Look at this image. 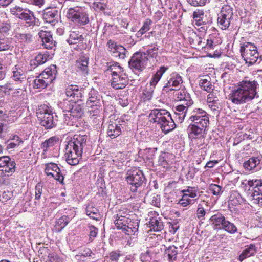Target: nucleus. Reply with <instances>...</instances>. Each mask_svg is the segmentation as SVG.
<instances>
[{"label": "nucleus", "mask_w": 262, "mask_h": 262, "mask_svg": "<svg viewBox=\"0 0 262 262\" xmlns=\"http://www.w3.org/2000/svg\"><path fill=\"white\" fill-rule=\"evenodd\" d=\"M256 251L257 250L255 245L251 244L247 246V247L243 251L239 256L238 260L242 262L246 258L254 256L256 253Z\"/></svg>", "instance_id": "obj_30"}, {"label": "nucleus", "mask_w": 262, "mask_h": 262, "mask_svg": "<svg viewBox=\"0 0 262 262\" xmlns=\"http://www.w3.org/2000/svg\"><path fill=\"white\" fill-rule=\"evenodd\" d=\"M178 254V248L174 245L169 246L165 249L164 254L168 257L169 262L177 260Z\"/></svg>", "instance_id": "obj_34"}, {"label": "nucleus", "mask_w": 262, "mask_h": 262, "mask_svg": "<svg viewBox=\"0 0 262 262\" xmlns=\"http://www.w3.org/2000/svg\"><path fill=\"white\" fill-rule=\"evenodd\" d=\"M54 55V52L49 53L48 51H46L43 53H40L34 59L30 60V65L34 69L38 66L43 64L47 61L52 59Z\"/></svg>", "instance_id": "obj_18"}, {"label": "nucleus", "mask_w": 262, "mask_h": 262, "mask_svg": "<svg viewBox=\"0 0 262 262\" xmlns=\"http://www.w3.org/2000/svg\"><path fill=\"white\" fill-rule=\"evenodd\" d=\"M244 201V199L242 198L241 194L237 192H232L229 197V202L233 206H236L240 204Z\"/></svg>", "instance_id": "obj_40"}, {"label": "nucleus", "mask_w": 262, "mask_h": 262, "mask_svg": "<svg viewBox=\"0 0 262 262\" xmlns=\"http://www.w3.org/2000/svg\"><path fill=\"white\" fill-rule=\"evenodd\" d=\"M127 83V77L125 74H122L113 77L111 85L114 89L118 90L124 88Z\"/></svg>", "instance_id": "obj_22"}, {"label": "nucleus", "mask_w": 262, "mask_h": 262, "mask_svg": "<svg viewBox=\"0 0 262 262\" xmlns=\"http://www.w3.org/2000/svg\"><path fill=\"white\" fill-rule=\"evenodd\" d=\"M79 253L82 254L85 258H88L94 255V254L92 252V250L89 248L84 247L81 249Z\"/></svg>", "instance_id": "obj_54"}, {"label": "nucleus", "mask_w": 262, "mask_h": 262, "mask_svg": "<svg viewBox=\"0 0 262 262\" xmlns=\"http://www.w3.org/2000/svg\"><path fill=\"white\" fill-rule=\"evenodd\" d=\"M222 229L230 234H234L237 231V228L236 226L233 223L226 220L222 226Z\"/></svg>", "instance_id": "obj_42"}, {"label": "nucleus", "mask_w": 262, "mask_h": 262, "mask_svg": "<svg viewBox=\"0 0 262 262\" xmlns=\"http://www.w3.org/2000/svg\"><path fill=\"white\" fill-rule=\"evenodd\" d=\"M70 216L63 215L60 217L56 222L55 225V230L56 232H60L69 223L71 220L74 216V212L72 211V214Z\"/></svg>", "instance_id": "obj_26"}, {"label": "nucleus", "mask_w": 262, "mask_h": 262, "mask_svg": "<svg viewBox=\"0 0 262 262\" xmlns=\"http://www.w3.org/2000/svg\"><path fill=\"white\" fill-rule=\"evenodd\" d=\"M189 120L193 123V124L206 128L209 124L208 115L205 111L199 108H195L192 111Z\"/></svg>", "instance_id": "obj_11"}, {"label": "nucleus", "mask_w": 262, "mask_h": 262, "mask_svg": "<svg viewBox=\"0 0 262 262\" xmlns=\"http://www.w3.org/2000/svg\"><path fill=\"white\" fill-rule=\"evenodd\" d=\"M157 151L156 148H146L144 151V159L147 161L152 162V160L155 157L156 152Z\"/></svg>", "instance_id": "obj_44"}, {"label": "nucleus", "mask_w": 262, "mask_h": 262, "mask_svg": "<svg viewBox=\"0 0 262 262\" xmlns=\"http://www.w3.org/2000/svg\"><path fill=\"white\" fill-rule=\"evenodd\" d=\"M262 156L252 157L243 163L244 168L248 171L252 172L257 171L261 169V161Z\"/></svg>", "instance_id": "obj_17"}, {"label": "nucleus", "mask_w": 262, "mask_h": 262, "mask_svg": "<svg viewBox=\"0 0 262 262\" xmlns=\"http://www.w3.org/2000/svg\"><path fill=\"white\" fill-rule=\"evenodd\" d=\"M167 154L165 152H162L159 157L158 161V165L161 166L165 169H167L170 167V164L167 160Z\"/></svg>", "instance_id": "obj_43"}, {"label": "nucleus", "mask_w": 262, "mask_h": 262, "mask_svg": "<svg viewBox=\"0 0 262 262\" xmlns=\"http://www.w3.org/2000/svg\"><path fill=\"white\" fill-rule=\"evenodd\" d=\"M45 172L50 178H53L61 184L63 183L64 177L62 171L56 164L54 163L46 164Z\"/></svg>", "instance_id": "obj_13"}, {"label": "nucleus", "mask_w": 262, "mask_h": 262, "mask_svg": "<svg viewBox=\"0 0 262 262\" xmlns=\"http://www.w3.org/2000/svg\"><path fill=\"white\" fill-rule=\"evenodd\" d=\"M209 190L214 195H220L223 192L222 187L215 184H211L209 187Z\"/></svg>", "instance_id": "obj_47"}, {"label": "nucleus", "mask_w": 262, "mask_h": 262, "mask_svg": "<svg viewBox=\"0 0 262 262\" xmlns=\"http://www.w3.org/2000/svg\"><path fill=\"white\" fill-rule=\"evenodd\" d=\"M240 52L246 62L250 64L255 63L258 58L262 59V55H259L258 50H240Z\"/></svg>", "instance_id": "obj_20"}, {"label": "nucleus", "mask_w": 262, "mask_h": 262, "mask_svg": "<svg viewBox=\"0 0 262 262\" xmlns=\"http://www.w3.org/2000/svg\"><path fill=\"white\" fill-rule=\"evenodd\" d=\"M208 105L212 111H215L219 108L220 103L217 100H213L212 101H208Z\"/></svg>", "instance_id": "obj_59"}, {"label": "nucleus", "mask_w": 262, "mask_h": 262, "mask_svg": "<svg viewBox=\"0 0 262 262\" xmlns=\"http://www.w3.org/2000/svg\"><path fill=\"white\" fill-rule=\"evenodd\" d=\"M206 214V211L203 206L199 204L196 211V216L198 219L203 220Z\"/></svg>", "instance_id": "obj_56"}, {"label": "nucleus", "mask_w": 262, "mask_h": 262, "mask_svg": "<svg viewBox=\"0 0 262 262\" xmlns=\"http://www.w3.org/2000/svg\"><path fill=\"white\" fill-rule=\"evenodd\" d=\"M205 138L206 136H203V137H197V138H191V140L198 148H200L205 144Z\"/></svg>", "instance_id": "obj_51"}, {"label": "nucleus", "mask_w": 262, "mask_h": 262, "mask_svg": "<svg viewBox=\"0 0 262 262\" xmlns=\"http://www.w3.org/2000/svg\"><path fill=\"white\" fill-rule=\"evenodd\" d=\"M187 110L183 105H177L175 107L174 113L180 122L181 123L184 120Z\"/></svg>", "instance_id": "obj_39"}, {"label": "nucleus", "mask_w": 262, "mask_h": 262, "mask_svg": "<svg viewBox=\"0 0 262 262\" xmlns=\"http://www.w3.org/2000/svg\"><path fill=\"white\" fill-rule=\"evenodd\" d=\"M153 90L146 88L143 92L142 98L144 101L150 100L152 97Z\"/></svg>", "instance_id": "obj_53"}, {"label": "nucleus", "mask_w": 262, "mask_h": 262, "mask_svg": "<svg viewBox=\"0 0 262 262\" xmlns=\"http://www.w3.org/2000/svg\"><path fill=\"white\" fill-rule=\"evenodd\" d=\"M126 180L131 185V191L136 192L138 188L141 187L145 182L146 178L142 170L135 168L128 171Z\"/></svg>", "instance_id": "obj_10"}, {"label": "nucleus", "mask_w": 262, "mask_h": 262, "mask_svg": "<svg viewBox=\"0 0 262 262\" xmlns=\"http://www.w3.org/2000/svg\"><path fill=\"white\" fill-rule=\"evenodd\" d=\"M20 145V142H17V143H14L13 142H9L8 141V144L7 146V149H12L16 147H18Z\"/></svg>", "instance_id": "obj_64"}, {"label": "nucleus", "mask_w": 262, "mask_h": 262, "mask_svg": "<svg viewBox=\"0 0 262 262\" xmlns=\"http://www.w3.org/2000/svg\"><path fill=\"white\" fill-rule=\"evenodd\" d=\"M85 211L86 215L90 218L96 221H99L100 219V213L94 203L89 204L86 207Z\"/></svg>", "instance_id": "obj_27"}, {"label": "nucleus", "mask_w": 262, "mask_h": 262, "mask_svg": "<svg viewBox=\"0 0 262 262\" xmlns=\"http://www.w3.org/2000/svg\"><path fill=\"white\" fill-rule=\"evenodd\" d=\"M160 195L158 194H154L151 199V204L156 207H160Z\"/></svg>", "instance_id": "obj_58"}, {"label": "nucleus", "mask_w": 262, "mask_h": 262, "mask_svg": "<svg viewBox=\"0 0 262 262\" xmlns=\"http://www.w3.org/2000/svg\"><path fill=\"white\" fill-rule=\"evenodd\" d=\"M140 221L137 219H131L119 214H117L114 223L118 229L122 230L129 235H137Z\"/></svg>", "instance_id": "obj_7"}, {"label": "nucleus", "mask_w": 262, "mask_h": 262, "mask_svg": "<svg viewBox=\"0 0 262 262\" xmlns=\"http://www.w3.org/2000/svg\"><path fill=\"white\" fill-rule=\"evenodd\" d=\"M184 194L186 193L188 198H194L197 196L196 190L195 188L188 186L186 189L182 190Z\"/></svg>", "instance_id": "obj_50"}, {"label": "nucleus", "mask_w": 262, "mask_h": 262, "mask_svg": "<svg viewBox=\"0 0 262 262\" xmlns=\"http://www.w3.org/2000/svg\"><path fill=\"white\" fill-rule=\"evenodd\" d=\"M123 256L122 252L119 250H114L105 256L104 262H119L120 258Z\"/></svg>", "instance_id": "obj_35"}, {"label": "nucleus", "mask_w": 262, "mask_h": 262, "mask_svg": "<svg viewBox=\"0 0 262 262\" xmlns=\"http://www.w3.org/2000/svg\"><path fill=\"white\" fill-rule=\"evenodd\" d=\"M67 17L74 23L85 25L89 22L86 13L80 12L79 9L70 8L67 14Z\"/></svg>", "instance_id": "obj_14"}, {"label": "nucleus", "mask_w": 262, "mask_h": 262, "mask_svg": "<svg viewBox=\"0 0 262 262\" xmlns=\"http://www.w3.org/2000/svg\"><path fill=\"white\" fill-rule=\"evenodd\" d=\"M57 74L56 65L51 64L47 67L33 81V88L44 89L52 83L56 78Z\"/></svg>", "instance_id": "obj_6"}, {"label": "nucleus", "mask_w": 262, "mask_h": 262, "mask_svg": "<svg viewBox=\"0 0 262 262\" xmlns=\"http://www.w3.org/2000/svg\"><path fill=\"white\" fill-rule=\"evenodd\" d=\"M18 37L21 42H28L30 40L31 36L30 34H20Z\"/></svg>", "instance_id": "obj_60"}, {"label": "nucleus", "mask_w": 262, "mask_h": 262, "mask_svg": "<svg viewBox=\"0 0 262 262\" xmlns=\"http://www.w3.org/2000/svg\"><path fill=\"white\" fill-rule=\"evenodd\" d=\"M16 163L13 159L9 157V160L6 162V166L4 170H0L2 172L7 174V176L11 175L15 171Z\"/></svg>", "instance_id": "obj_36"}, {"label": "nucleus", "mask_w": 262, "mask_h": 262, "mask_svg": "<svg viewBox=\"0 0 262 262\" xmlns=\"http://www.w3.org/2000/svg\"><path fill=\"white\" fill-rule=\"evenodd\" d=\"M45 188L43 187V184L38 183L35 188V199L38 200L41 198L42 194H45V191L43 190Z\"/></svg>", "instance_id": "obj_45"}, {"label": "nucleus", "mask_w": 262, "mask_h": 262, "mask_svg": "<svg viewBox=\"0 0 262 262\" xmlns=\"http://www.w3.org/2000/svg\"><path fill=\"white\" fill-rule=\"evenodd\" d=\"M38 35L41 39L42 45L46 49H52L55 47V42L53 41L50 32L41 30L39 32Z\"/></svg>", "instance_id": "obj_21"}, {"label": "nucleus", "mask_w": 262, "mask_h": 262, "mask_svg": "<svg viewBox=\"0 0 262 262\" xmlns=\"http://www.w3.org/2000/svg\"><path fill=\"white\" fill-rule=\"evenodd\" d=\"M105 72L107 74L110 72L112 77L124 74L123 68L120 66L117 62L110 65L108 64L107 69L105 70Z\"/></svg>", "instance_id": "obj_32"}, {"label": "nucleus", "mask_w": 262, "mask_h": 262, "mask_svg": "<svg viewBox=\"0 0 262 262\" xmlns=\"http://www.w3.org/2000/svg\"><path fill=\"white\" fill-rule=\"evenodd\" d=\"M58 141V138L56 136H53L50 137L48 139L45 140L41 144V148L43 150V153L47 152L48 149L53 147L54 145H55L57 142Z\"/></svg>", "instance_id": "obj_37"}, {"label": "nucleus", "mask_w": 262, "mask_h": 262, "mask_svg": "<svg viewBox=\"0 0 262 262\" xmlns=\"http://www.w3.org/2000/svg\"><path fill=\"white\" fill-rule=\"evenodd\" d=\"M56 118L57 117L55 115ZM37 118L40 121V124L46 129H51L55 127L57 125V119L54 118L52 113L46 110L44 112H37Z\"/></svg>", "instance_id": "obj_12"}, {"label": "nucleus", "mask_w": 262, "mask_h": 262, "mask_svg": "<svg viewBox=\"0 0 262 262\" xmlns=\"http://www.w3.org/2000/svg\"><path fill=\"white\" fill-rule=\"evenodd\" d=\"M259 86L255 80L245 78L237 83L229 95V99L235 104L246 103L255 98H258L257 89Z\"/></svg>", "instance_id": "obj_1"}, {"label": "nucleus", "mask_w": 262, "mask_h": 262, "mask_svg": "<svg viewBox=\"0 0 262 262\" xmlns=\"http://www.w3.org/2000/svg\"><path fill=\"white\" fill-rule=\"evenodd\" d=\"M17 10H18L19 12H20V13H16L15 14L17 17L25 21L29 26L34 23L35 18L32 13L29 11H25L21 12L22 9L20 7L17 8Z\"/></svg>", "instance_id": "obj_28"}, {"label": "nucleus", "mask_w": 262, "mask_h": 262, "mask_svg": "<svg viewBox=\"0 0 262 262\" xmlns=\"http://www.w3.org/2000/svg\"><path fill=\"white\" fill-rule=\"evenodd\" d=\"M148 118L150 122L156 123L165 134L174 129L176 126L171 114L165 109L152 110Z\"/></svg>", "instance_id": "obj_3"}, {"label": "nucleus", "mask_w": 262, "mask_h": 262, "mask_svg": "<svg viewBox=\"0 0 262 262\" xmlns=\"http://www.w3.org/2000/svg\"><path fill=\"white\" fill-rule=\"evenodd\" d=\"M87 140L86 135H75L73 139L68 142L66 148L65 157L69 164L76 165L79 163Z\"/></svg>", "instance_id": "obj_2"}, {"label": "nucleus", "mask_w": 262, "mask_h": 262, "mask_svg": "<svg viewBox=\"0 0 262 262\" xmlns=\"http://www.w3.org/2000/svg\"><path fill=\"white\" fill-rule=\"evenodd\" d=\"M206 128L191 124L189 126V137L190 138H197V137H203L206 135Z\"/></svg>", "instance_id": "obj_24"}, {"label": "nucleus", "mask_w": 262, "mask_h": 262, "mask_svg": "<svg viewBox=\"0 0 262 262\" xmlns=\"http://www.w3.org/2000/svg\"><path fill=\"white\" fill-rule=\"evenodd\" d=\"M89 59V56L86 54L81 53L79 55L78 59L76 61L77 68L83 73H88Z\"/></svg>", "instance_id": "obj_25"}, {"label": "nucleus", "mask_w": 262, "mask_h": 262, "mask_svg": "<svg viewBox=\"0 0 262 262\" xmlns=\"http://www.w3.org/2000/svg\"><path fill=\"white\" fill-rule=\"evenodd\" d=\"M11 79L15 82V84L20 85L25 83L26 75L23 67L19 64H16L11 69Z\"/></svg>", "instance_id": "obj_15"}, {"label": "nucleus", "mask_w": 262, "mask_h": 262, "mask_svg": "<svg viewBox=\"0 0 262 262\" xmlns=\"http://www.w3.org/2000/svg\"><path fill=\"white\" fill-rule=\"evenodd\" d=\"M151 21L150 19H146V21L144 22L143 26L141 29V31L145 33L146 32L148 31L150 29V25H151Z\"/></svg>", "instance_id": "obj_62"}, {"label": "nucleus", "mask_w": 262, "mask_h": 262, "mask_svg": "<svg viewBox=\"0 0 262 262\" xmlns=\"http://www.w3.org/2000/svg\"><path fill=\"white\" fill-rule=\"evenodd\" d=\"M88 228L90 231L89 238L91 241H92L93 239L96 237L98 234V229L93 225L89 226Z\"/></svg>", "instance_id": "obj_55"}, {"label": "nucleus", "mask_w": 262, "mask_h": 262, "mask_svg": "<svg viewBox=\"0 0 262 262\" xmlns=\"http://www.w3.org/2000/svg\"><path fill=\"white\" fill-rule=\"evenodd\" d=\"M87 260V259L85 258L82 254H81L79 252L76 254L74 257V261L75 262H84Z\"/></svg>", "instance_id": "obj_63"}, {"label": "nucleus", "mask_w": 262, "mask_h": 262, "mask_svg": "<svg viewBox=\"0 0 262 262\" xmlns=\"http://www.w3.org/2000/svg\"><path fill=\"white\" fill-rule=\"evenodd\" d=\"M210 78L201 79L199 82V85L204 90L207 92H211L213 90L214 86L211 84Z\"/></svg>", "instance_id": "obj_41"}, {"label": "nucleus", "mask_w": 262, "mask_h": 262, "mask_svg": "<svg viewBox=\"0 0 262 262\" xmlns=\"http://www.w3.org/2000/svg\"><path fill=\"white\" fill-rule=\"evenodd\" d=\"M242 184L249 187L248 196L253 203L262 206V180L258 179L245 180Z\"/></svg>", "instance_id": "obj_8"}, {"label": "nucleus", "mask_w": 262, "mask_h": 262, "mask_svg": "<svg viewBox=\"0 0 262 262\" xmlns=\"http://www.w3.org/2000/svg\"><path fill=\"white\" fill-rule=\"evenodd\" d=\"M194 200L190 199L186 193L183 194L182 198L179 201V204L183 207H186L189 204L194 203Z\"/></svg>", "instance_id": "obj_48"}, {"label": "nucleus", "mask_w": 262, "mask_h": 262, "mask_svg": "<svg viewBox=\"0 0 262 262\" xmlns=\"http://www.w3.org/2000/svg\"><path fill=\"white\" fill-rule=\"evenodd\" d=\"M148 225L151 230L156 232L161 231L164 228L162 220L160 217H153L150 219Z\"/></svg>", "instance_id": "obj_33"}, {"label": "nucleus", "mask_w": 262, "mask_h": 262, "mask_svg": "<svg viewBox=\"0 0 262 262\" xmlns=\"http://www.w3.org/2000/svg\"><path fill=\"white\" fill-rule=\"evenodd\" d=\"M9 160V156H2L0 157V170H4L6 162Z\"/></svg>", "instance_id": "obj_61"}, {"label": "nucleus", "mask_w": 262, "mask_h": 262, "mask_svg": "<svg viewBox=\"0 0 262 262\" xmlns=\"http://www.w3.org/2000/svg\"><path fill=\"white\" fill-rule=\"evenodd\" d=\"M167 67L164 66L161 67L156 73L152 76L150 81V85L153 86L156 85L161 79L163 74L167 71Z\"/></svg>", "instance_id": "obj_38"}, {"label": "nucleus", "mask_w": 262, "mask_h": 262, "mask_svg": "<svg viewBox=\"0 0 262 262\" xmlns=\"http://www.w3.org/2000/svg\"><path fill=\"white\" fill-rule=\"evenodd\" d=\"M232 13H226L224 10H222L220 13V15L217 19L218 23L221 26L222 29H227L230 25V19L232 16Z\"/></svg>", "instance_id": "obj_29"}, {"label": "nucleus", "mask_w": 262, "mask_h": 262, "mask_svg": "<svg viewBox=\"0 0 262 262\" xmlns=\"http://www.w3.org/2000/svg\"><path fill=\"white\" fill-rule=\"evenodd\" d=\"M186 98L185 99L180 101V104L178 105H182L185 106V108L189 109V107L193 104V101L192 100L190 95H187Z\"/></svg>", "instance_id": "obj_49"}, {"label": "nucleus", "mask_w": 262, "mask_h": 262, "mask_svg": "<svg viewBox=\"0 0 262 262\" xmlns=\"http://www.w3.org/2000/svg\"><path fill=\"white\" fill-rule=\"evenodd\" d=\"M65 93L67 97L70 99V102H75L82 98L83 90L77 85H70L66 88Z\"/></svg>", "instance_id": "obj_16"}, {"label": "nucleus", "mask_w": 262, "mask_h": 262, "mask_svg": "<svg viewBox=\"0 0 262 262\" xmlns=\"http://www.w3.org/2000/svg\"><path fill=\"white\" fill-rule=\"evenodd\" d=\"M204 12L201 10L195 11L193 12V18L195 21V24L201 25L204 24L203 21Z\"/></svg>", "instance_id": "obj_46"}, {"label": "nucleus", "mask_w": 262, "mask_h": 262, "mask_svg": "<svg viewBox=\"0 0 262 262\" xmlns=\"http://www.w3.org/2000/svg\"><path fill=\"white\" fill-rule=\"evenodd\" d=\"M154 50H146V52L138 51L135 53L128 62L129 67L134 72H141L143 71L147 62L150 58H156L157 53Z\"/></svg>", "instance_id": "obj_5"}, {"label": "nucleus", "mask_w": 262, "mask_h": 262, "mask_svg": "<svg viewBox=\"0 0 262 262\" xmlns=\"http://www.w3.org/2000/svg\"><path fill=\"white\" fill-rule=\"evenodd\" d=\"M141 261H144L145 262H150L151 259L150 251L147 250L145 252L142 253L140 255Z\"/></svg>", "instance_id": "obj_57"}, {"label": "nucleus", "mask_w": 262, "mask_h": 262, "mask_svg": "<svg viewBox=\"0 0 262 262\" xmlns=\"http://www.w3.org/2000/svg\"><path fill=\"white\" fill-rule=\"evenodd\" d=\"M121 124L116 123L110 124L107 127V135L111 138H115L121 134Z\"/></svg>", "instance_id": "obj_31"}, {"label": "nucleus", "mask_w": 262, "mask_h": 262, "mask_svg": "<svg viewBox=\"0 0 262 262\" xmlns=\"http://www.w3.org/2000/svg\"><path fill=\"white\" fill-rule=\"evenodd\" d=\"M60 106L64 112V122L68 125H74L84 115V106L76 102L71 103L65 100L60 103Z\"/></svg>", "instance_id": "obj_4"}, {"label": "nucleus", "mask_w": 262, "mask_h": 262, "mask_svg": "<svg viewBox=\"0 0 262 262\" xmlns=\"http://www.w3.org/2000/svg\"><path fill=\"white\" fill-rule=\"evenodd\" d=\"M225 220V217L220 212H217L209 219L210 222L215 230H221Z\"/></svg>", "instance_id": "obj_23"}, {"label": "nucleus", "mask_w": 262, "mask_h": 262, "mask_svg": "<svg viewBox=\"0 0 262 262\" xmlns=\"http://www.w3.org/2000/svg\"><path fill=\"white\" fill-rule=\"evenodd\" d=\"M187 95H189L185 90H177L175 95L177 96L176 100L180 101L186 98Z\"/></svg>", "instance_id": "obj_52"}, {"label": "nucleus", "mask_w": 262, "mask_h": 262, "mask_svg": "<svg viewBox=\"0 0 262 262\" xmlns=\"http://www.w3.org/2000/svg\"><path fill=\"white\" fill-rule=\"evenodd\" d=\"M182 82V79L181 77L177 74L173 73L167 82L164 86L163 90L166 92L172 90L177 91V88H179Z\"/></svg>", "instance_id": "obj_19"}, {"label": "nucleus", "mask_w": 262, "mask_h": 262, "mask_svg": "<svg viewBox=\"0 0 262 262\" xmlns=\"http://www.w3.org/2000/svg\"><path fill=\"white\" fill-rule=\"evenodd\" d=\"M88 96L86 106L88 108V112L92 116L97 115L101 107L102 96L93 88L89 92Z\"/></svg>", "instance_id": "obj_9"}]
</instances>
